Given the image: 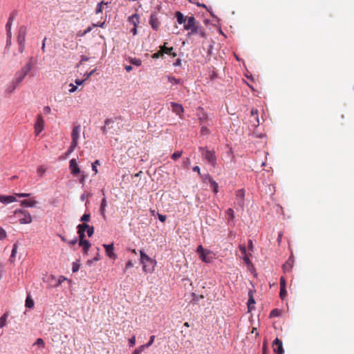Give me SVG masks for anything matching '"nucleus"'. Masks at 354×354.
Listing matches in <instances>:
<instances>
[{
	"label": "nucleus",
	"mask_w": 354,
	"mask_h": 354,
	"mask_svg": "<svg viewBox=\"0 0 354 354\" xmlns=\"http://www.w3.org/2000/svg\"><path fill=\"white\" fill-rule=\"evenodd\" d=\"M175 16L179 24H184L183 28L185 30H189L198 23L193 15L185 17L180 11H177Z\"/></svg>",
	"instance_id": "f257e3e1"
},
{
	"label": "nucleus",
	"mask_w": 354,
	"mask_h": 354,
	"mask_svg": "<svg viewBox=\"0 0 354 354\" xmlns=\"http://www.w3.org/2000/svg\"><path fill=\"white\" fill-rule=\"evenodd\" d=\"M140 263L145 272H151L154 270L156 261L146 254L142 250L140 251Z\"/></svg>",
	"instance_id": "f03ea898"
},
{
	"label": "nucleus",
	"mask_w": 354,
	"mask_h": 354,
	"mask_svg": "<svg viewBox=\"0 0 354 354\" xmlns=\"http://www.w3.org/2000/svg\"><path fill=\"white\" fill-rule=\"evenodd\" d=\"M14 214L19 218V223L21 224H29L32 222V216L30 213L24 209H16Z\"/></svg>",
	"instance_id": "7ed1b4c3"
},
{
	"label": "nucleus",
	"mask_w": 354,
	"mask_h": 354,
	"mask_svg": "<svg viewBox=\"0 0 354 354\" xmlns=\"http://www.w3.org/2000/svg\"><path fill=\"white\" fill-rule=\"evenodd\" d=\"M203 156L212 166H215L216 165V157L215 156L214 151L206 149L203 153Z\"/></svg>",
	"instance_id": "20e7f679"
},
{
	"label": "nucleus",
	"mask_w": 354,
	"mask_h": 354,
	"mask_svg": "<svg viewBox=\"0 0 354 354\" xmlns=\"http://www.w3.org/2000/svg\"><path fill=\"white\" fill-rule=\"evenodd\" d=\"M44 128V120L41 115L37 116V121L35 124L34 129L36 136H38Z\"/></svg>",
	"instance_id": "39448f33"
},
{
	"label": "nucleus",
	"mask_w": 354,
	"mask_h": 354,
	"mask_svg": "<svg viewBox=\"0 0 354 354\" xmlns=\"http://www.w3.org/2000/svg\"><path fill=\"white\" fill-rule=\"evenodd\" d=\"M81 131V127L80 124L73 127L72 132H71V142L73 143V146L75 145H77L78 140L80 138V134Z\"/></svg>",
	"instance_id": "423d86ee"
},
{
	"label": "nucleus",
	"mask_w": 354,
	"mask_h": 354,
	"mask_svg": "<svg viewBox=\"0 0 354 354\" xmlns=\"http://www.w3.org/2000/svg\"><path fill=\"white\" fill-rule=\"evenodd\" d=\"M272 348L274 353L277 354H283V348L282 341L279 338H276L272 343Z\"/></svg>",
	"instance_id": "0eeeda50"
},
{
	"label": "nucleus",
	"mask_w": 354,
	"mask_h": 354,
	"mask_svg": "<svg viewBox=\"0 0 354 354\" xmlns=\"http://www.w3.org/2000/svg\"><path fill=\"white\" fill-rule=\"evenodd\" d=\"M149 24L151 25V28L157 30L159 29V27L160 26V22L157 17L156 13H151L149 19Z\"/></svg>",
	"instance_id": "6e6552de"
},
{
	"label": "nucleus",
	"mask_w": 354,
	"mask_h": 354,
	"mask_svg": "<svg viewBox=\"0 0 354 354\" xmlns=\"http://www.w3.org/2000/svg\"><path fill=\"white\" fill-rule=\"evenodd\" d=\"M251 119L250 122L252 126L254 127H257L259 125V119L258 115V110L257 109H252L251 111Z\"/></svg>",
	"instance_id": "1a4fd4ad"
},
{
	"label": "nucleus",
	"mask_w": 354,
	"mask_h": 354,
	"mask_svg": "<svg viewBox=\"0 0 354 354\" xmlns=\"http://www.w3.org/2000/svg\"><path fill=\"white\" fill-rule=\"evenodd\" d=\"M27 33V28L25 26H20L17 35V42L18 43H25L26 41V35Z\"/></svg>",
	"instance_id": "9d476101"
},
{
	"label": "nucleus",
	"mask_w": 354,
	"mask_h": 354,
	"mask_svg": "<svg viewBox=\"0 0 354 354\" xmlns=\"http://www.w3.org/2000/svg\"><path fill=\"white\" fill-rule=\"evenodd\" d=\"M103 247L105 248L106 254L109 258H111L113 260H115L117 258V256L114 253V251H113L114 248H113V244H109V245L104 244Z\"/></svg>",
	"instance_id": "9b49d317"
},
{
	"label": "nucleus",
	"mask_w": 354,
	"mask_h": 354,
	"mask_svg": "<svg viewBox=\"0 0 354 354\" xmlns=\"http://www.w3.org/2000/svg\"><path fill=\"white\" fill-rule=\"evenodd\" d=\"M69 168L73 175L76 176L80 173V169L77 165L76 160L74 158L70 160Z\"/></svg>",
	"instance_id": "f8f14e48"
},
{
	"label": "nucleus",
	"mask_w": 354,
	"mask_h": 354,
	"mask_svg": "<svg viewBox=\"0 0 354 354\" xmlns=\"http://www.w3.org/2000/svg\"><path fill=\"white\" fill-rule=\"evenodd\" d=\"M87 227L86 223L79 224L77 227V233L80 237V241H84L86 227Z\"/></svg>",
	"instance_id": "ddd939ff"
},
{
	"label": "nucleus",
	"mask_w": 354,
	"mask_h": 354,
	"mask_svg": "<svg viewBox=\"0 0 354 354\" xmlns=\"http://www.w3.org/2000/svg\"><path fill=\"white\" fill-rule=\"evenodd\" d=\"M201 259L205 263H210L213 259L212 252L210 250H206L203 254L199 256Z\"/></svg>",
	"instance_id": "4468645a"
},
{
	"label": "nucleus",
	"mask_w": 354,
	"mask_h": 354,
	"mask_svg": "<svg viewBox=\"0 0 354 354\" xmlns=\"http://www.w3.org/2000/svg\"><path fill=\"white\" fill-rule=\"evenodd\" d=\"M171 107L172 111L176 113L178 115H181V114L184 112V109L183 106L176 102H171Z\"/></svg>",
	"instance_id": "2eb2a0df"
},
{
	"label": "nucleus",
	"mask_w": 354,
	"mask_h": 354,
	"mask_svg": "<svg viewBox=\"0 0 354 354\" xmlns=\"http://www.w3.org/2000/svg\"><path fill=\"white\" fill-rule=\"evenodd\" d=\"M26 76V75L21 70H19L15 73V77L12 81L15 82V84L19 85L24 80Z\"/></svg>",
	"instance_id": "dca6fc26"
},
{
	"label": "nucleus",
	"mask_w": 354,
	"mask_h": 354,
	"mask_svg": "<svg viewBox=\"0 0 354 354\" xmlns=\"http://www.w3.org/2000/svg\"><path fill=\"white\" fill-rule=\"evenodd\" d=\"M236 196L238 199V205L240 207H243L244 205V196H245V191L242 189H238L236 192Z\"/></svg>",
	"instance_id": "f3484780"
},
{
	"label": "nucleus",
	"mask_w": 354,
	"mask_h": 354,
	"mask_svg": "<svg viewBox=\"0 0 354 354\" xmlns=\"http://www.w3.org/2000/svg\"><path fill=\"white\" fill-rule=\"evenodd\" d=\"M32 60H33V57H29L28 62L20 69L26 75L29 73V72L32 69Z\"/></svg>",
	"instance_id": "a211bd4d"
},
{
	"label": "nucleus",
	"mask_w": 354,
	"mask_h": 354,
	"mask_svg": "<svg viewBox=\"0 0 354 354\" xmlns=\"http://www.w3.org/2000/svg\"><path fill=\"white\" fill-rule=\"evenodd\" d=\"M16 201V198L13 196L0 195V202L3 204H8Z\"/></svg>",
	"instance_id": "6ab92c4d"
},
{
	"label": "nucleus",
	"mask_w": 354,
	"mask_h": 354,
	"mask_svg": "<svg viewBox=\"0 0 354 354\" xmlns=\"http://www.w3.org/2000/svg\"><path fill=\"white\" fill-rule=\"evenodd\" d=\"M160 49L162 52V54H167L173 57L176 56V53L174 52V48L173 47H166L165 46H160Z\"/></svg>",
	"instance_id": "aec40b11"
},
{
	"label": "nucleus",
	"mask_w": 354,
	"mask_h": 354,
	"mask_svg": "<svg viewBox=\"0 0 354 354\" xmlns=\"http://www.w3.org/2000/svg\"><path fill=\"white\" fill-rule=\"evenodd\" d=\"M198 117L201 122H205L208 120L207 115L204 112L203 109L201 107L198 109Z\"/></svg>",
	"instance_id": "412c9836"
},
{
	"label": "nucleus",
	"mask_w": 354,
	"mask_h": 354,
	"mask_svg": "<svg viewBox=\"0 0 354 354\" xmlns=\"http://www.w3.org/2000/svg\"><path fill=\"white\" fill-rule=\"evenodd\" d=\"M139 15L138 14H134L130 16L128 19L129 22H130L133 26H137L139 24Z\"/></svg>",
	"instance_id": "4be33fe9"
},
{
	"label": "nucleus",
	"mask_w": 354,
	"mask_h": 354,
	"mask_svg": "<svg viewBox=\"0 0 354 354\" xmlns=\"http://www.w3.org/2000/svg\"><path fill=\"white\" fill-rule=\"evenodd\" d=\"M79 245L82 248L85 253H87L91 247V243H89L88 241L84 240L82 241H80Z\"/></svg>",
	"instance_id": "5701e85b"
},
{
	"label": "nucleus",
	"mask_w": 354,
	"mask_h": 354,
	"mask_svg": "<svg viewBox=\"0 0 354 354\" xmlns=\"http://www.w3.org/2000/svg\"><path fill=\"white\" fill-rule=\"evenodd\" d=\"M201 26L200 23L198 22L196 26H194V28H191L189 30L190 32H188L187 35L191 36L194 34H198L199 32H201Z\"/></svg>",
	"instance_id": "b1692460"
},
{
	"label": "nucleus",
	"mask_w": 354,
	"mask_h": 354,
	"mask_svg": "<svg viewBox=\"0 0 354 354\" xmlns=\"http://www.w3.org/2000/svg\"><path fill=\"white\" fill-rule=\"evenodd\" d=\"M37 203V202L34 200H24L21 203V205L30 207H35Z\"/></svg>",
	"instance_id": "393cba45"
},
{
	"label": "nucleus",
	"mask_w": 354,
	"mask_h": 354,
	"mask_svg": "<svg viewBox=\"0 0 354 354\" xmlns=\"http://www.w3.org/2000/svg\"><path fill=\"white\" fill-rule=\"evenodd\" d=\"M226 214L227 215L228 221H232L234 218V212L232 208L226 210Z\"/></svg>",
	"instance_id": "a878e982"
},
{
	"label": "nucleus",
	"mask_w": 354,
	"mask_h": 354,
	"mask_svg": "<svg viewBox=\"0 0 354 354\" xmlns=\"http://www.w3.org/2000/svg\"><path fill=\"white\" fill-rule=\"evenodd\" d=\"M107 205V203H106V200L105 198H104L102 200V203H101V205H100V212H101V214L102 215H104V213H105V208Z\"/></svg>",
	"instance_id": "bb28decb"
},
{
	"label": "nucleus",
	"mask_w": 354,
	"mask_h": 354,
	"mask_svg": "<svg viewBox=\"0 0 354 354\" xmlns=\"http://www.w3.org/2000/svg\"><path fill=\"white\" fill-rule=\"evenodd\" d=\"M108 3L107 2H104V1H101L100 3H99L97 4V6L96 8V14H98V13H100L102 12V9H103V6L104 5H107Z\"/></svg>",
	"instance_id": "cd10ccee"
},
{
	"label": "nucleus",
	"mask_w": 354,
	"mask_h": 354,
	"mask_svg": "<svg viewBox=\"0 0 354 354\" xmlns=\"http://www.w3.org/2000/svg\"><path fill=\"white\" fill-rule=\"evenodd\" d=\"M292 261H293L291 259V258L288 259V260L286 261V263L283 266V270L285 271H287V270H288L289 269H290L292 268Z\"/></svg>",
	"instance_id": "c85d7f7f"
},
{
	"label": "nucleus",
	"mask_w": 354,
	"mask_h": 354,
	"mask_svg": "<svg viewBox=\"0 0 354 354\" xmlns=\"http://www.w3.org/2000/svg\"><path fill=\"white\" fill-rule=\"evenodd\" d=\"M209 182H210V184H211V187L213 188L214 192L215 193H217L218 192V183L216 181L213 180L210 177H209Z\"/></svg>",
	"instance_id": "c756f323"
},
{
	"label": "nucleus",
	"mask_w": 354,
	"mask_h": 354,
	"mask_svg": "<svg viewBox=\"0 0 354 354\" xmlns=\"http://www.w3.org/2000/svg\"><path fill=\"white\" fill-rule=\"evenodd\" d=\"M7 317L8 315L6 314H4L0 317V328L6 326Z\"/></svg>",
	"instance_id": "7c9ffc66"
},
{
	"label": "nucleus",
	"mask_w": 354,
	"mask_h": 354,
	"mask_svg": "<svg viewBox=\"0 0 354 354\" xmlns=\"http://www.w3.org/2000/svg\"><path fill=\"white\" fill-rule=\"evenodd\" d=\"M86 231L89 237L92 236L94 234V227L93 226H90L87 224V227H86Z\"/></svg>",
	"instance_id": "2f4dec72"
},
{
	"label": "nucleus",
	"mask_w": 354,
	"mask_h": 354,
	"mask_svg": "<svg viewBox=\"0 0 354 354\" xmlns=\"http://www.w3.org/2000/svg\"><path fill=\"white\" fill-rule=\"evenodd\" d=\"M33 306H34L33 300L30 297H28L26 300V306L27 308H30L33 307Z\"/></svg>",
	"instance_id": "473e14b6"
},
{
	"label": "nucleus",
	"mask_w": 354,
	"mask_h": 354,
	"mask_svg": "<svg viewBox=\"0 0 354 354\" xmlns=\"http://www.w3.org/2000/svg\"><path fill=\"white\" fill-rule=\"evenodd\" d=\"M280 313H281V311L280 310L277 309V308H275V309H273L270 313V317H278L280 315Z\"/></svg>",
	"instance_id": "72a5a7b5"
},
{
	"label": "nucleus",
	"mask_w": 354,
	"mask_h": 354,
	"mask_svg": "<svg viewBox=\"0 0 354 354\" xmlns=\"http://www.w3.org/2000/svg\"><path fill=\"white\" fill-rule=\"evenodd\" d=\"M155 337H156L155 335L151 336L149 341L146 344L142 345L141 346H144V349L145 348H149V346H151L153 344Z\"/></svg>",
	"instance_id": "f704fd0d"
},
{
	"label": "nucleus",
	"mask_w": 354,
	"mask_h": 354,
	"mask_svg": "<svg viewBox=\"0 0 354 354\" xmlns=\"http://www.w3.org/2000/svg\"><path fill=\"white\" fill-rule=\"evenodd\" d=\"M130 62L131 64H133L137 66H140L142 64V61L140 59H137V58L131 59Z\"/></svg>",
	"instance_id": "c9c22d12"
},
{
	"label": "nucleus",
	"mask_w": 354,
	"mask_h": 354,
	"mask_svg": "<svg viewBox=\"0 0 354 354\" xmlns=\"http://www.w3.org/2000/svg\"><path fill=\"white\" fill-rule=\"evenodd\" d=\"M17 86L18 84H15V82L12 81L11 84L8 86L7 91L8 93H12Z\"/></svg>",
	"instance_id": "e433bc0d"
},
{
	"label": "nucleus",
	"mask_w": 354,
	"mask_h": 354,
	"mask_svg": "<svg viewBox=\"0 0 354 354\" xmlns=\"http://www.w3.org/2000/svg\"><path fill=\"white\" fill-rule=\"evenodd\" d=\"M167 80L169 82H171L172 84H179L180 81L179 79H176V77H174L173 76H168Z\"/></svg>",
	"instance_id": "4c0bfd02"
},
{
	"label": "nucleus",
	"mask_w": 354,
	"mask_h": 354,
	"mask_svg": "<svg viewBox=\"0 0 354 354\" xmlns=\"http://www.w3.org/2000/svg\"><path fill=\"white\" fill-rule=\"evenodd\" d=\"M182 153H183L182 151H176L171 155V158L173 160H177L182 156Z\"/></svg>",
	"instance_id": "58836bf2"
},
{
	"label": "nucleus",
	"mask_w": 354,
	"mask_h": 354,
	"mask_svg": "<svg viewBox=\"0 0 354 354\" xmlns=\"http://www.w3.org/2000/svg\"><path fill=\"white\" fill-rule=\"evenodd\" d=\"M12 21H13V17L10 16L9 17L8 21L6 26V30H11Z\"/></svg>",
	"instance_id": "ea45409f"
},
{
	"label": "nucleus",
	"mask_w": 354,
	"mask_h": 354,
	"mask_svg": "<svg viewBox=\"0 0 354 354\" xmlns=\"http://www.w3.org/2000/svg\"><path fill=\"white\" fill-rule=\"evenodd\" d=\"M35 345H38V346H41V348H44L45 347L44 341L41 338H38L36 340V342L35 343Z\"/></svg>",
	"instance_id": "a19ab883"
},
{
	"label": "nucleus",
	"mask_w": 354,
	"mask_h": 354,
	"mask_svg": "<svg viewBox=\"0 0 354 354\" xmlns=\"http://www.w3.org/2000/svg\"><path fill=\"white\" fill-rule=\"evenodd\" d=\"M17 244H14L13 248L12 250L11 256H10V261H12V259L15 257V255L17 254Z\"/></svg>",
	"instance_id": "79ce46f5"
},
{
	"label": "nucleus",
	"mask_w": 354,
	"mask_h": 354,
	"mask_svg": "<svg viewBox=\"0 0 354 354\" xmlns=\"http://www.w3.org/2000/svg\"><path fill=\"white\" fill-rule=\"evenodd\" d=\"M90 214H84L82 217L80 221L82 222H88L90 220Z\"/></svg>",
	"instance_id": "37998d69"
},
{
	"label": "nucleus",
	"mask_w": 354,
	"mask_h": 354,
	"mask_svg": "<svg viewBox=\"0 0 354 354\" xmlns=\"http://www.w3.org/2000/svg\"><path fill=\"white\" fill-rule=\"evenodd\" d=\"M100 165V161L98 160H95L92 164V169L95 172V174L97 173V165Z\"/></svg>",
	"instance_id": "c03bdc74"
},
{
	"label": "nucleus",
	"mask_w": 354,
	"mask_h": 354,
	"mask_svg": "<svg viewBox=\"0 0 354 354\" xmlns=\"http://www.w3.org/2000/svg\"><path fill=\"white\" fill-rule=\"evenodd\" d=\"M6 237V232L4 229L0 227V240H3Z\"/></svg>",
	"instance_id": "a18cd8bd"
},
{
	"label": "nucleus",
	"mask_w": 354,
	"mask_h": 354,
	"mask_svg": "<svg viewBox=\"0 0 354 354\" xmlns=\"http://www.w3.org/2000/svg\"><path fill=\"white\" fill-rule=\"evenodd\" d=\"M207 250H205L201 245H198L196 249V252L201 255V254H203Z\"/></svg>",
	"instance_id": "49530a36"
},
{
	"label": "nucleus",
	"mask_w": 354,
	"mask_h": 354,
	"mask_svg": "<svg viewBox=\"0 0 354 354\" xmlns=\"http://www.w3.org/2000/svg\"><path fill=\"white\" fill-rule=\"evenodd\" d=\"M280 297L283 299L287 295V292L286 290V288H280Z\"/></svg>",
	"instance_id": "de8ad7c7"
},
{
	"label": "nucleus",
	"mask_w": 354,
	"mask_h": 354,
	"mask_svg": "<svg viewBox=\"0 0 354 354\" xmlns=\"http://www.w3.org/2000/svg\"><path fill=\"white\" fill-rule=\"evenodd\" d=\"M144 350V346H139L138 348H136L135 351L133 352L132 354H141V353Z\"/></svg>",
	"instance_id": "09e8293b"
},
{
	"label": "nucleus",
	"mask_w": 354,
	"mask_h": 354,
	"mask_svg": "<svg viewBox=\"0 0 354 354\" xmlns=\"http://www.w3.org/2000/svg\"><path fill=\"white\" fill-rule=\"evenodd\" d=\"M162 56H163V54H162L161 49H160L157 53H154L152 55V57L156 59V58H158L159 57H162Z\"/></svg>",
	"instance_id": "8fccbe9b"
},
{
	"label": "nucleus",
	"mask_w": 354,
	"mask_h": 354,
	"mask_svg": "<svg viewBox=\"0 0 354 354\" xmlns=\"http://www.w3.org/2000/svg\"><path fill=\"white\" fill-rule=\"evenodd\" d=\"M263 354H268V346H267V342L265 340L263 343Z\"/></svg>",
	"instance_id": "3c124183"
},
{
	"label": "nucleus",
	"mask_w": 354,
	"mask_h": 354,
	"mask_svg": "<svg viewBox=\"0 0 354 354\" xmlns=\"http://www.w3.org/2000/svg\"><path fill=\"white\" fill-rule=\"evenodd\" d=\"M130 346H133L136 344V337L133 335L129 339Z\"/></svg>",
	"instance_id": "603ef678"
},
{
	"label": "nucleus",
	"mask_w": 354,
	"mask_h": 354,
	"mask_svg": "<svg viewBox=\"0 0 354 354\" xmlns=\"http://www.w3.org/2000/svg\"><path fill=\"white\" fill-rule=\"evenodd\" d=\"M280 288H286V279L283 277L280 278Z\"/></svg>",
	"instance_id": "864d4df0"
},
{
	"label": "nucleus",
	"mask_w": 354,
	"mask_h": 354,
	"mask_svg": "<svg viewBox=\"0 0 354 354\" xmlns=\"http://www.w3.org/2000/svg\"><path fill=\"white\" fill-rule=\"evenodd\" d=\"M79 269H80V265L76 263H73V268H72L73 272H76L79 270Z\"/></svg>",
	"instance_id": "5fc2aeb1"
},
{
	"label": "nucleus",
	"mask_w": 354,
	"mask_h": 354,
	"mask_svg": "<svg viewBox=\"0 0 354 354\" xmlns=\"http://www.w3.org/2000/svg\"><path fill=\"white\" fill-rule=\"evenodd\" d=\"M254 303H255V301H254V298L252 296H250V297L248 301V308L251 309V305L254 304Z\"/></svg>",
	"instance_id": "6e6d98bb"
},
{
	"label": "nucleus",
	"mask_w": 354,
	"mask_h": 354,
	"mask_svg": "<svg viewBox=\"0 0 354 354\" xmlns=\"http://www.w3.org/2000/svg\"><path fill=\"white\" fill-rule=\"evenodd\" d=\"M46 172V168H44V167H39L37 169V173L41 176L44 173Z\"/></svg>",
	"instance_id": "4d7b16f0"
},
{
	"label": "nucleus",
	"mask_w": 354,
	"mask_h": 354,
	"mask_svg": "<svg viewBox=\"0 0 354 354\" xmlns=\"http://www.w3.org/2000/svg\"><path fill=\"white\" fill-rule=\"evenodd\" d=\"M239 250L243 254H244V255L246 254V248H245V245H240Z\"/></svg>",
	"instance_id": "13d9d810"
},
{
	"label": "nucleus",
	"mask_w": 354,
	"mask_h": 354,
	"mask_svg": "<svg viewBox=\"0 0 354 354\" xmlns=\"http://www.w3.org/2000/svg\"><path fill=\"white\" fill-rule=\"evenodd\" d=\"M133 266V262L131 261H128L126 263L124 271H126L128 268H132Z\"/></svg>",
	"instance_id": "bf43d9fd"
},
{
	"label": "nucleus",
	"mask_w": 354,
	"mask_h": 354,
	"mask_svg": "<svg viewBox=\"0 0 354 354\" xmlns=\"http://www.w3.org/2000/svg\"><path fill=\"white\" fill-rule=\"evenodd\" d=\"M19 44V50L21 53L24 52L25 49V43H18Z\"/></svg>",
	"instance_id": "052dcab7"
},
{
	"label": "nucleus",
	"mask_w": 354,
	"mask_h": 354,
	"mask_svg": "<svg viewBox=\"0 0 354 354\" xmlns=\"http://www.w3.org/2000/svg\"><path fill=\"white\" fill-rule=\"evenodd\" d=\"M77 145H75L73 146V143H72V142H71V146H70L69 149H68V153H72V152L75 150V147H77Z\"/></svg>",
	"instance_id": "680f3d73"
},
{
	"label": "nucleus",
	"mask_w": 354,
	"mask_h": 354,
	"mask_svg": "<svg viewBox=\"0 0 354 354\" xmlns=\"http://www.w3.org/2000/svg\"><path fill=\"white\" fill-rule=\"evenodd\" d=\"M69 86L71 87V88L69 89V92H70V93H73V92H75V91L77 90V87L76 86H75L74 84H70V85H69Z\"/></svg>",
	"instance_id": "e2e57ef3"
},
{
	"label": "nucleus",
	"mask_w": 354,
	"mask_h": 354,
	"mask_svg": "<svg viewBox=\"0 0 354 354\" xmlns=\"http://www.w3.org/2000/svg\"><path fill=\"white\" fill-rule=\"evenodd\" d=\"M158 216L159 220L161 222H165L166 221V216L165 215L158 214Z\"/></svg>",
	"instance_id": "0e129e2a"
},
{
	"label": "nucleus",
	"mask_w": 354,
	"mask_h": 354,
	"mask_svg": "<svg viewBox=\"0 0 354 354\" xmlns=\"http://www.w3.org/2000/svg\"><path fill=\"white\" fill-rule=\"evenodd\" d=\"M16 195L19 197L24 198V197H28L30 196V194H26V193H20V194H16Z\"/></svg>",
	"instance_id": "69168bd1"
},
{
	"label": "nucleus",
	"mask_w": 354,
	"mask_h": 354,
	"mask_svg": "<svg viewBox=\"0 0 354 354\" xmlns=\"http://www.w3.org/2000/svg\"><path fill=\"white\" fill-rule=\"evenodd\" d=\"M47 40V38L45 37L44 39H43V41H42V46H41V50L43 53L45 52V48H46V41Z\"/></svg>",
	"instance_id": "338daca9"
},
{
	"label": "nucleus",
	"mask_w": 354,
	"mask_h": 354,
	"mask_svg": "<svg viewBox=\"0 0 354 354\" xmlns=\"http://www.w3.org/2000/svg\"><path fill=\"white\" fill-rule=\"evenodd\" d=\"M201 133L203 134H207L209 133V129L206 127H201Z\"/></svg>",
	"instance_id": "774afa93"
}]
</instances>
